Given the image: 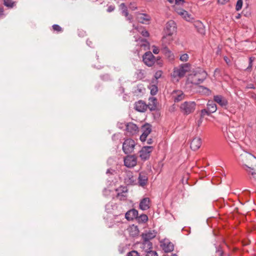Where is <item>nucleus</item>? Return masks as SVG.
Instances as JSON below:
<instances>
[{
    "label": "nucleus",
    "mask_w": 256,
    "mask_h": 256,
    "mask_svg": "<svg viewBox=\"0 0 256 256\" xmlns=\"http://www.w3.org/2000/svg\"><path fill=\"white\" fill-rule=\"evenodd\" d=\"M233 152L238 163L246 172H250L256 166V158L252 154L244 150L238 144H234Z\"/></svg>",
    "instance_id": "nucleus-1"
},
{
    "label": "nucleus",
    "mask_w": 256,
    "mask_h": 256,
    "mask_svg": "<svg viewBox=\"0 0 256 256\" xmlns=\"http://www.w3.org/2000/svg\"><path fill=\"white\" fill-rule=\"evenodd\" d=\"M176 22L170 20L168 22L164 30L165 34L162 38L163 42H170L173 40L172 35L176 32Z\"/></svg>",
    "instance_id": "nucleus-2"
},
{
    "label": "nucleus",
    "mask_w": 256,
    "mask_h": 256,
    "mask_svg": "<svg viewBox=\"0 0 256 256\" xmlns=\"http://www.w3.org/2000/svg\"><path fill=\"white\" fill-rule=\"evenodd\" d=\"M234 129V127L230 126L228 128L226 126H224L222 128V130L223 132L224 138L233 150L234 149V144H238L236 142V138Z\"/></svg>",
    "instance_id": "nucleus-3"
},
{
    "label": "nucleus",
    "mask_w": 256,
    "mask_h": 256,
    "mask_svg": "<svg viewBox=\"0 0 256 256\" xmlns=\"http://www.w3.org/2000/svg\"><path fill=\"white\" fill-rule=\"evenodd\" d=\"M207 73L206 71L200 69L194 72V74H190L188 80L193 84L198 85L202 84L207 76Z\"/></svg>",
    "instance_id": "nucleus-4"
},
{
    "label": "nucleus",
    "mask_w": 256,
    "mask_h": 256,
    "mask_svg": "<svg viewBox=\"0 0 256 256\" xmlns=\"http://www.w3.org/2000/svg\"><path fill=\"white\" fill-rule=\"evenodd\" d=\"M156 100H157L156 98H152V104H146L142 100H138L135 102L134 108L138 112H145V111L147 110L148 108L150 111L154 110L156 108Z\"/></svg>",
    "instance_id": "nucleus-5"
},
{
    "label": "nucleus",
    "mask_w": 256,
    "mask_h": 256,
    "mask_svg": "<svg viewBox=\"0 0 256 256\" xmlns=\"http://www.w3.org/2000/svg\"><path fill=\"white\" fill-rule=\"evenodd\" d=\"M190 64L188 63L181 64L178 67L174 69L173 76L174 77L182 78L184 77L186 72L190 70Z\"/></svg>",
    "instance_id": "nucleus-6"
},
{
    "label": "nucleus",
    "mask_w": 256,
    "mask_h": 256,
    "mask_svg": "<svg viewBox=\"0 0 256 256\" xmlns=\"http://www.w3.org/2000/svg\"><path fill=\"white\" fill-rule=\"evenodd\" d=\"M116 206H113L111 204H108L106 205V210L108 214L110 215L108 216L109 218L114 219V222H120L122 219L120 217H122V214H117L114 212H112V210H114V208H116Z\"/></svg>",
    "instance_id": "nucleus-7"
},
{
    "label": "nucleus",
    "mask_w": 256,
    "mask_h": 256,
    "mask_svg": "<svg viewBox=\"0 0 256 256\" xmlns=\"http://www.w3.org/2000/svg\"><path fill=\"white\" fill-rule=\"evenodd\" d=\"M135 142L131 139H126L122 144V150L124 154H128L132 153L134 148Z\"/></svg>",
    "instance_id": "nucleus-8"
},
{
    "label": "nucleus",
    "mask_w": 256,
    "mask_h": 256,
    "mask_svg": "<svg viewBox=\"0 0 256 256\" xmlns=\"http://www.w3.org/2000/svg\"><path fill=\"white\" fill-rule=\"evenodd\" d=\"M154 147L152 146H144L140 151V156L142 160H146L149 158Z\"/></svg>",
    "instance_id": "nucleus-9"
},
{
    "label": "nucleus",
    "mask_w": 256,
    "mask_h": 256,
    "mask_svg": "<svg viewBox=\"0 0 256 256\" xmlns=\"http://www.w3.org/2000/svg\"><path fill=\"white\" fill-rule=\"evenodd\" d=\"M142 60L146 65L152 66L154 64L156 58L150 52H147L144 54Z\"/></svg>",
    "instance_id": "nucleus-10"
},
{
    "label": "nucleus",
    "mask_w": 256,
    "mask_h": 256,
    "mask_svg": "<svg viewBox=\"0 0 256 256\" xmlns=\"http://www.w3.org/2000/svg\"><path fill=\"white\" fill-rule=\"evenodd\" d=\"M142 134L140 136V140L144 142L146 141L148 136L152 132V126L149 124H144L142 128Z\"/></svg>",
    "instance_id": "nucleus-11"
},
{
    "label": "nucleus",
    "mask_w": 256,
    "mask_h": 256,
    "mask_svg": "<svg viewBox=\"0 0 256 256\" xmlns=\"http://www.w3.org/2000/svg\"><path fill=\"white\" fill-rule=\"evenodd\" d=\"M128 188L125 186H120L116 190V197L120 200H124L128 196Z\"/></svg>",
    "instance_id": "nucleus-12"
},
{
    "label": "nucleus",
    "mask_w": 256,
    "mask_h": 256,
    "mask_svg": "<svg viewBox=\"0 0 256 256\" xmlns=\"http://www.w3.org/2000/svg\"><path fill=\"white\" fill-rule=\"evenodd\" d=\"M196 104L194 102H185L180 106V109L184 112H192L195 110Z\"/></svg>",
    "instance_id": "nucleus-13"
},
{
    "label": "nucleus",
    "mask_w": 256,
    "mask_h": 256,
    "mask_svg": "<svg viewBox=\"0 0 256 256\" xmlns=\"http://www.w3.org/2000/svg\"><path fill=\"white\" fill-rule=\"evenodd\" d=\"M126 133L128 135L132 136L136 134L138 131V126L133 122H128L125 124Z\"/></svg>",
    "instance_id": "nucleus-14"
},
{
    "label": "nucleus",
    "mask_w": 256,
    "mask_h": 256,
    "mask_svg": "<svg viewBox=\"0 0 256 256\" xmlns=\"http://www.w3.org/2000/svg\"><path fill=\"white\" fill-rule=\"evenodd\" d=\"M137 163V159L135 156L130 155L126 156L124 159V166L128 168H132Z\"/></svg>",
    "instance_id": "nucleus-15"
},
{
    "label": "nucleus",
    "mask_w": 256,
    "mask_h": 256,
    "mask_svg": "<svg viewBox=\"0 0 256 256\" xmlns=\"http://www.w3.org/2000/svg\"><path fill=\"white\" fill-rule=\"evenodd\" d=\"M136 19L142 24H148L150 20V16L146 14L138 13L137 14Z\"/></svg>",
    "instance_id": "nucleus-16"
},
{
    "label": "nucleus",
    "mask_w": 256,
    "mask_h": 256,
    "mask_svg": "<svg viewBox=\"0 0 256 256\" xmlns=\"http://www.w3.org/2000/svg\"><path fill=\"white\" fill-rule=\"evenodd\" d=\"M202 140L200 138H194L190 142V148L192 150H198L201 146Z\"/></svg>",
    "instance_id": "nucleus-17"
},
{
    "label": "nucleus",
    "mask_w": 256,
    "mask_h": 256,
    "mask_svg": "<svg viewBox=\"0 0 256 256\" xmlns=\"http://www.w3.org/2000/svg\"><path fill=\"white\" fill-rule=\"evenodd\" d=\"M214 100L222 107L226 106L228 104L226 99L221 95L214 96Z\"/></svg>",
    "instance_id": "nucleus-18"
},
{
    "label": "nucleus",
    "mask_w": 256,
    "mask_h": 256,
    "mask_svg": "<svg viewBox=\"0 0 256 256\" xmlns=\"http://www.w3.org/2000/svg\"><path fill=\"white\" fill-rule=\"evenodd\" d=\"M156 232L155 230H149L143 233L142 234V240L150 241V240L156 237Z\"/></svg>",
    "instance_id": "nucleus-19"
},
{
    "label": "nucleus",
    "mask_w": 256,
    "mask_h": 256,
    "mask_svg": "<svg viewBox=\"0 0 256 256\" xmlns=\"http://www.w3.org/2000/svg\"><path fill=\"white\" fill-rule=\"evenodd\" d=\"M138 215V211L136 209H132L127 212L125 214V218L128 220L136 219Z\"/></svg>",
    "instance_id": "nucleus-20"
},
{
    "label": "nucleus",
    "mask_w": 256,
    "mask_h": 256,
    "mask_svg": "<svg viewBox=\"0 0 256 256\" xmlns=\"http://www.w3.org/2000/svg\"><path fill=\"white\" fill-rule=\"evenodd\" d=\"M120 9L122 10V13L123 16H126L128 20L132 22V15H129L128 8L124 3H122L120 5Z\"/></svg>",
    "instance_id": "nucleus-21"
},
{
    "label": "nucleus",
    "mask_w": 256,
    "mask_h": 256,
    "mask_svg": "<svg viewBox=\"0 0 256 256\" xmlns=\"http://www.w3.org/2000/svg\"><path fill=\"white\" fill-rule=\"evenodd\" d=\"M150 200L148 198L142 199L140 203L139 208L142 210H146L150 208Z\"/></svg>",
    "instance_id": "nucleus-22"
},
{
    "label": "nucleus",
    "mask_w": 256,
    "mask_h": 256,
    "mask_svg": "<svg viewBox=\"0 0 256 256\" xmlns=\"http://www.w3.org/2000/svg\"><path fill=\"white\" fill-rule=\"evenodd\" d=\"M136 42L138 45L144 50H148L150 48V43L146 39L140 38L136 40Z\"/></svg>",
    "instance_id": "nucleus-23"
},
{
    "label": "nucleus",
    "mask_w": 256,
    "mask_h": 256,
    "mask_svg": "<svg viewBox=\"0 0 256 256\" xmlns=\"http://www.w3.org/2000/svg\"><path fill=\"white\" fill-rule=\"evenodd\" d=\"M162 42V52L166 56L172 59L174 58V54L168 48L166 44H170V42Z\"/></svg>",
    "instance_id": "nucleus-24"
},
{
    "label": "nucleus",
    "mask_w": 256,
    "mask_h": 256,
    "mask_svg": "<svg viewBox=\"0 0 256 256\" xmlns=\"http://www.w3.org/2000/svg\"><path fill=\"white\" fill-rule=\"evenodd\" d=\"M208 111L206 109H202L200 112H216L217 108L216 104L214 102H208L207 104Z\"/></svg>",
    "instance_id": "nucleus-25"
},
{
    "label": "nucleus",
    "mask_w": 256,
    "mask_h": 256,
    "mask_svg": "<svg viewBox=\"0 0 256 256\" xmlns=\"http://www.w3.org/2000/svg\"><path fill=\"white\" fill-rule=\"evenodd\" d=\"M176 12L188 22H190L192 20V18H191V16L188 14V12L183 9H178L176 10Z\"/></svg>",
    "instance_id": "nucleus-26"
},
{
    "label": "nucleus",
    "mask_w": 256,
    "mask_h": 256,
    "mask_svg": "<svg viewBox=\"0 0 256 256\" xmlns=\"http://www.w3.org/2000/svg\"><path fill=\"white\" fill-rule=\"evenodd\" d=\"M141 248L146 252H147L152 250V243L150 241L144 240L142 243Z\"/></svg>",
    "instance_id": "nucleus-27"
},
{
    "label": "nucleus",
    "mask_w": 256,
    "mask_h": 256,
    "mask_svg": "<svg viewBox=\"0 0 256 256\" xmlns=\"http://www.w3.org/2000/svg\"><path fill=\"white\" fill-rule=\"evenodd\" d=\"M163 250L166 252H171L174 250V246L172 243L169 242H164L163 244Z\"/></svg>",
    "instance_id": "nucleus-28"
},
{
    "label": "nucleus",
    "mask_w": 256,
    "mask_h": 256,
    "mask_svg": "<svg viewBox=\"0 0 256 256\" xmlns=\"http://www.w3.org/2000/svg\"><path fill=\"white\" fill-rule=\"evenodd\" d=\"M129 234L132 237H135L138 236L139 234V230L137 226L132 225L128 228Z\"/></svg>",
    "instance_id": "nucleus-29"
},
{
    "label": "nucleus",
    "mask_w": 256,
    "mask_h": 256,
    "mask_svg": "<svg viewBox=\"0 0 256 256\" xmlns=\"http://www.w3.org/2000/svg\"><path fill=\"white\" fill-rule=\"evenodd\" d=\"M194 26L196 28L198 32L201 34H204L205 32V30L203 24L199 21L197 20L195 22L194 24Z\"/></svg>",
    "instance_id": "nucleus-30"
},
{
    "label": "nucleus",
    "mask_w": 256,
    "mask_h": 256,
    "mask_svg": "<svg viewBox=\"0 0 256 256\" xmlns=\"http://www.w3.org/2000/svg\"><path fill=\"white\" fill-rule=\"evenodd\" d=\"M148 176L144 174H140L138 178V182L140 186H144L148 182Z\"/></svg>",
    "instance_id": "nucleus-31"
},
{
    "label": "nucleus",
    "mask_w": 256,
    "mask_h": 256,
    "mask_svg": "<svg viewBox=\"0 0 256 256\" xmlns=\"http://www.w3.org/2000/svg\"><path fill=\"white\" fill-rule=\"evenodd\" d=\"M211 114L212 113H201L200 118L196 122L197 126H200L201 125L204 118L208 120V117H211Z\"/></svg>",
    "instance_id": "nucleus-32"
},
{
    "label": "nucleus",
    "mask_w": 256,
    "mask_h": 256,
    "mask_svg": "<svg viewBox=\"0 0 256 256\" xmlns=\"http://www.w3.org/2000/svg\"><path fill=\"white\" fill-rule=\"evenodd\" d=\"M136 220L139 223H144L148 220V217L146 214H142L140 216L138 215Z\"/></svg>",
    "instance_id": "nucleus-33"
},
{
    "label": "nucleus",
    "mask_w": 256,
    "mask_h": 256,
    "mask_svg": "<svg viewBox=\"0 0 256 256\" xmlns=\"http://www.w3.org/2000/svg\"><path fill=\"white\" fill-rule=\"evenodd\" d=\"M145 90V88L144 87L143 84H138L134 92L137 94H140L144 93Z\"/></svg>",
    "instance_id": "nucleus-34"
},
{
    "label": "nucleus",
    "mask_w": 256,
    "mask_h": 256,
    "mask_svg": "<svg viewBox=\"0 0 256 256\" xmlns=\"http://www.w3.org/2000/svg\"><path fill=\"white\" fill-rule=\"evenodd\" d=\"M136 78L139 80H142L145 77L144 71L142 70H138L136 72Z\"/></svg>",
    "instance_id": "nucleus-35"
},
{
    "label": "nucleus",
    "mask_w": 256,
    "mask_h": 256,
    "mask_svg": "<svg viewBox=\"0 0 256 256\" xmlns=\"http://www.w3.org/2000/svg\"><path fill=\"white\" fill-rule=\"evenodd\" d=\"M4 6H7L8 8H12L15 5V2L14 1H12V0H4Z\"/></svg>",
    "instance_id": "nucleus-36"
},
{
    "label": "nucleus",
    "mask_w": 256,
    "mask_h": 256,
    "mask_svg": "<svg viewBox=\"0 0 256 256\" xmlns=\"http://www.w3.org/2000/svg\"><path fill=\"white\" fill-rule=\"evenodd\" d=\"M184 98V94L182 92H180L178 94H177L176 96H174V102H178L182 100Z\"/></svg>",
    "instance_id": "nucleus-37"
},
{
    "label": "nucleus",
    "mask_w": 256,
    "mask_h": 256,
    "mask_svg": "<svg viewBox=\"0 0 256 256\" xmlns=\"http://www.w3.org/2000/svg\"><path fill=\"white\" fill-rule=\"evenodd\" d=\"M150 94L152 96L156 95L158 92V87L156 85H152L150 88Z\"/></svg>",
    "instance_id": "nucleus-38"
},
{
    "label": "nucleus",
    "mask_w": 256,
    "mask_h": 256,
    "mask_svg": "<svg viewBox=\"0 0 256 256\" xmlns=\"http://www.w3.org/2000/svg\"><path fill=\"white\" fill-rule=\"evenodd\" d=\"M243 1L242 0H238L236 6V11L240 10L242 6Z\"/></svg>",
    "instance_id": "nucleus-39"
},
{
    "label": "nucleus",
    "mask_w": 256,
    "mask_h": 256,
    "mask_svg": "<svg viewBox=\"0 0 256 256\" xmlns=\"http://www.w3.org/2000/svg\"><path fill=\"white\" fill-rule=\"evenodd\" d=\"M100 78L102 80L104 81H108L110 80V76L108 74L101 75Z\"/></svg>",
    "instance_id": "nucleus-40"
},
{
    "label": "nucleus",
    "mask_w": 256,
    "mask_h": 256,
    "mask_svg": "<svg viewBox=\"0 0 256 256\" xmlns=\"http://www.w3.org/2000/svg\"><path fill=\"white\" fill-rule=\"evenodd\" d=\"M188 56L186 54H184L180 56V60L182 62H186L188 60Z\"/></svg>",
    "instance_id": "nucleus-41"
},
{
    "label": "nucleus",
    "mask_w": 256,
    "mask_h": 256,
    "mask_svg": "<svg viewBox=\"0 0 256 256\" xmlns=\"http://www.w3.org/2000/svg\"><path fill=\"white\" fill-rule=\"evenodd\" d=\"M146 253V256H158L156 252L154 250H150Z\"/></svg>",
    "instance_id": "nucleus-42"
},
{
    "label": "nucleus",
    "mask_w": 256,
    "mask_h": 256,
    "mask_svg": "<svg viewBox=\"0 0 256 256\" xmlns=\"http://www.w3.org/2000/svg\"><path fill=\"white\" fill-rule=\"evenodd\" d=\"M52 28L54 30L58 32H60L62 31V28L58 24H54L52 26Z\"/></svg>",
    "instance_id": "nucleus-43"
},
{
    "label": "nucleus",
    "mask_w": 256,
    "mask_h": 256,
    "mask_svg": "<svg viewBox=\"0 0 256 256\" xmlns=\"http://www.w3.org/2000/svg\"><path fill=\"white\" fill-rule=\"evenodd\" d=\"M216 253L219 256H222L223 255V251L221 249L220 247H216Z\"/></svg>",
    "instance_id": "nucleus-44"
},
{
    "label": "nucleus",
    "mask_w": 256,
    "mask_h": 256,
    "mask_svg": "<svg viewBox=\"0 0 256 256\" xmlns=\"http://www.w3.org/2000/svg\"><path fill=\"white\" fill-rule=\"evenodd\" d=\"M162 70H158L154 74V78L157 80L160 78L162 76Z\"/></svg>",
    "instance_id": "nucleus-45"
},
{
    "label": "nucleus",
    "mask_w": 256,
    "mask_h": 256,
    "mask_svg": "<svg viewBox=\"0 0 256 256\" xmlns=\"http://www.w3.org/2000/svg\"><path fill=\"white\" fill-rule=\"evenodd\" d=\"M127 256H139L138 253L135 250H132L130 252H129Z\"/></svg>",
    "instance_id": "nucleus-46"
},
{
    "label": "nucleus",
    "mask_w": 256,
    "mask_h": 256,
    "mask_svg": "<svg viewBox=\"0 0 256 256\" xmlns=\"http://www.w3.org/2000/svg\"><path fill=\"white\" fill-rule=\"evenodd\" d=\"M248 174H250L254 180H256V172L253 170H250V172H248Z\"/></svg>",
    "instance_id": "nucleus-47"
},
{
    "label": "nucleus",
    "mask_w": 256,
    "mask_h": 256,
    "mask_svg": "<svg viewBox=\"0 0 256 256\" xmlns=\"http://www.w3.org/2000/svg\"><path fill=\"white\" fill-rule=\"evenodd\" d=\"M115 9V6L112 5L109 6L107 9V12H113Z\"/></svg>",
    "instance_id": "nucleus-48"
},
{
    "label": "nucleus",
    "mask_w": 256,
    "mask_h": 256,
    "mask_svg": "<svg viewBox=\"0 0 256 256\" xmlns=\"http://www.w3.org/2000/svg\"><path fill=\"white\" fill-rule=\"evenodd\" d=\"M142 35L144 37H148L150 36L149 32L146 30H144L141 32Z\"/></svg>",
    "instance_id": "nucleus-49"
},
{
    "label": "nucleus",
    "mask_w": 256,
    "mask_h": 256,
    "mask_svg": "<svg viewBox=\"0 0 256 256\" xmlns=\"http://www.w3.org/2000/svg\"><path fill=\"white\" fill-rule=\"evenodd\" d=\"M146 142V144H152L154 143V140L152 138H146V141L145 142Z\"/></svg>",
    "instance_id": "nucleus-50"
},
{
    "label": "nucleus",
    "mask_w": 256,
    "mask_h": 256,
    "mask_svg": "<svg viewBox=\"0 0 256 256\" xmlns=\"http://www.w3.org/2000/svg\"><path fill=\"white\" fill-rule=\"evenodd\" d=\"M129 8L132 10H134L137 8V7L135 6L134 3H130L129 6Z\"/></svg>",
    "instance_id": "nucleus-51"
},
{
    "label": "nucleus",
    "mask_w": 256,
    "mask_h": 256,
    "mask_svg": "<svg viewBox=\"0 0 256 256\" xmlns=\"http://www.w3.org/2000/svg\"><path fill=\"white\" fill-rule=\"evenodd\" d=\"M252 58H249V65L246 68V70H248L252 68Z\"/></svg>",
    "instance_id": "nucleus-52"
},
{
    "label": "nucleus",
    "mask_w": 256,
    "mask_h": 256,
    "mask_svg": "<svg viewBox=\"0 0 256 256\" xmlns=\"http://www.w3.org/2000/svg\"><path fill=\"white\" fill-rule=\"evenodd\" d=\"M154 48L152 50V52L154 54H158L160 50H159V49L155 46H154Z\"/></svg>",
    "instance_id": "nucleus-53"
},
{
    "label": "nucleus",
    "mask_w": 256,
    "mask_h": 256,
    "mask_svg": "<svg viewBox=\"0 0 256 256\" xmlns=\"http://www.w3.org/2000/svg\"><path fill=\"white\" fill-rule=\"evenodd\" d=\"M246 88L248 89H254L255 87L254 84H249L246 86Z\"/></svg>",
    "instance_id": "nucleus-54"
},
{
    "label": "nucleus",
    "mask_w": 256,
    "mask_h": 256,
    "mask_svg": "<svg viewBox=\"0 0 256 256\" xmlns=\"http://www.w3.org/2000/svg\"><path fill=\"white\" fill-rule=\"evenodd\" d=\"M228 0H218V4H225Z\"/></svg>",
    "instance_id": "nucleus-55"
},
{
    "label": "nucleus",
    "mask_w": 256,
    "mask_h": 256,
    "mask_svg": "<svg viewBox=\"0 0 256 256\" xmlns=\"http://www.w3.org/2000/svg\"><path fill=\"white\" fill-rule=\"evenodd\" d=\"M114 172V170H112V169H108L106 171V174H112L113 172Z\"/></svg>",
    "instance_id": "nucleus-56"
},
{
    "label": "nucleus",
    "mask_w": 256,
    "mask_h": 256,
    "mask_svg": "<svg viewBox=\"0 0 256 256\" xmlns=\"http://www.w3.org/2000/svg\"><path fill=\"white\" fill-rule=\"evenodd\" d=\"M157 63L158 64L160 65V66L162 64V62L160 60V58H157Z\"/></svg>",
    "instance_id": "nucleus-57"
},
{
    "label": "nucleus",
    "mask_w": 256,
    "mask_h": 256,
    "mask_svg": "<svg viewBox=\"0 0 256 256\" xmlns=\"http://www.w3.org/2000/svg\"><path fill=\"white\" fill-rule=\"evenodd\" d=\"M4 14V8H0V17Z\"/></svg>",
    "instance_id": "nucleus-58"
},
{
    "label": "nucleus",
    "mask_w": 256,
    "mask_h": 256,
    "mask_svg": "<svg viewBox=\"0 0 256 256\" xmlns=\"http://www.w3.org/2000/svg\"><path fill=\"white\" fill-rule=\"evenodd\" d=\"M184 0H175V3L176 4H179L180 2H184Z\"/></svg>",
    "instance_id": "nucleus-59"
},
{
    "label": "nucleus",
    "mask_w": 256,
    "mask_h": 256,
    "mask_svg": "<svg viewBox=\"0 0 256 256\" xmlns=\"http://www.w3.org/2000/svg\"><path fill=\"white\" fill-rule=\"evenodd\" d=\"M220 70L218 68H216L215 70H214V74H216V72H220Z\"/></svg>",
    "instance_id": "nucleus-60"
},
{
    "label": "nucleus",
    "mask_w": 256,
    "mask_h": 256,
    "mask_svg": "<svg viewBox=\"0 0 256 256\" xmlns=\"http://www.w3.org/2000/svg\"><path fill=\"white\" fill-rule=\"evenodd\" d=\"M240 18V14H238L236 16V19Z\"/></svg>",
    "instance_id": "nucleus-61"
},
{
    "label": "nucleus",
    "mask_w": 256,
    "mask_h": 256,
    "mask_svg": "<svg viewBox=\"0 0 256 256\" xmlns=\"http://www.w3.org/2000/svg\"><path fill=\"white\" fill-rule=\"evenodd\" d=\"M170 3L172 4L175 0H167Z\"/></svg>",
    "instance_id": "nucleus-62"
},
{
    "label": "nucleus",
    "mask_w": 256,
    "mask_h": 256,
    "mask_svg": "<svg viewBox=\"0 0 256 256\" xmlns=\"http://www.w3.org/2000/svg\"><path fill=\"white\" fill-rule=\"evenodd\" d=\"M160 113H158V112H157V113H155V115H154V116H160Z\"/></svg>",
    "instance_id": "nucleus-63"
},
{
    "label": "nucleus",
    "mask_w": 256,
    "mask_h": 256,
    "mask_svg": "<svg viewBox=\"0 0 256 256\" xmlns=\"http://www.w3.org/2000/svg\"><path fill=\"white\" fill-rule=\"evenodd\" d=\"M224 60L226 62V63H228V58L227 57H224Z\"/></svg>",
    "instance_id": "nucleus-64"
}]
</instances>
